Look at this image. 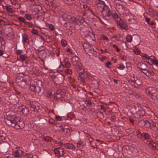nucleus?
<instances>
[{"label": "nucleus", "mask_w": 158, "mask_h": 158, "mask_svg": "<svg viewBox=\"0 0 158 158\" xmlns=\"http://www.w3.org/2000/svg\"><path fill=\"white\" fill-rule=\"evenodd\" d=\"M17 118L15 116L8 115L5 119L6 123L8 125L11 126L14 128L19 129H22L24 126V124L22 121H17Z\"/></svg>", "instance_id": "obj_1"}, {"label": "nucleus", "mask_w": 158, "mask_h": 158, "mask_svg": "<svg viewBox=\"0 0 158 158\" xmlns=\"http://www.w3.org/2000/svg\"><path fill=\"white\" fill-rule=\"evenodd\" d=\"M146 93L151 97L153 101H156L158 99V91L152 87H149L146 89Z\"/></svg>", "instance_id": "obj_2"}, {"label": "nucleus", "mask_w": 158, "mask_h": 158, "mask_svg": "<svg viewBox=\"0 0 158 158\" xmlns=\"http://www.w3.org/2000/svg\"><path fill=\"white\" fill-rule=\"evenodd\" d=\"M20 75H22L24 76V73H20L19 75L18 76L16 79V82L17 83L18 85L22 88H25L27 86V81L23 78V77L20 78Z\"/></svg>", "instance_id": "obj_3"}, {"label": "nucleus", "mask_w": 158, "mask_h": 158, "mask_svg": "<svg viewBox=\"0 0 158 158\" xmlns=\"http://www.w3.org/2000/svg\"><path fill=\"white\" fill-rule=\"evenodd\" d=\"M96 3V11L98 13H100L103 11L104 9L105 4V2L102 0H95Z\"/></svg>", "instance_id": "obj_4"}, {"label": "nucleus", "mask_w": 158, "mask_h": 158, "mask_svg": "<svg viewBox=\"0 0 158 158\" xmlns=\"http://www.w3.org/2000/svg\"><path fill=\"white\" fill-rule=\"evenodd\" d=\"M75 66L79 72V71H81L80 72L79 74V75L81 78L85 79L87 77V74L86 73L83 72L84 71V68L81 65L80 63H79V64H78L77 65H76Z\"/></svg>", "instance_id": "obj_5"}, {"label": "nucleus", "mask_w": 158, "mask_h": 158, "mask_svg": "<svg viewBox=\"0 0 158 158\" xmlns=\"http://www.w3.org/2000/svg\"><path fill=\"white\" fill-rule=\"evenodd\" d=\"M54 153L58 157L63 156L65 154L64 149L62 148L58 147L54 150Z\"/></svg>", "instance_id": "obj_6"}, {"label": "nucleus", "mask_w": 158, "mask_h": 158, "mask_svg": "<svg viewBox=\"0 0 158 158\" xmlns=\"http://www.w3.org/2000/svg\"><path fill=\"white\" fill-rule=\"evenodd\" d=\"M103 16L105 17H110L112 15L111 11L110 10L108 6H105V8L103 11L100 12Z\"/></svg>", "instance_id": "obj_7"}, {"label": "nucleus", "mask_w": 158, "mask_h": 158, "mask_svg": "<svg viewBox=\"0 0 158 158\" xmlns=\"http://www.w3.org/2000/svg\"><path fill=\"white\" fill-rule=\"evenodd\" d=\"M23 151L19 148H16L13 153V155L15 157L19 158L23 154Z\"/></svg>", "instance_id": "obj_8"}, {"label": "nucleus", "mask_w": 158, "mask_h": 158, "mask_svg": "<svg viewBox=\"0 0 158 158\" xmlns=\"http://www.w3.org/2000/svg\"><path fill=\"white\" fill-rule=\"evenodd\" d=\"M29 88L31 91L37 93H39L41 90L40 86L35 85H30L29 86Z\"/></svg>", "instance_id": "obj_9"}, {"label": "nucleus", "mask_w": 158, "mask_h": 158, "mask_svg": "<svg viewBox=\"0 0 158 158\" xmlns=\"http://www.w3.org/2000/svg\"><path fill=\"white\" fill-rule=\"evenodd\" d=\"M19 111L22 112V113L25 115H26L28 114V109L24 105L20 106L19 107Z\"/></svg>", "instance_id": "obj_10"}, {"label": "nucleus", "mask_w": 158, "mask_h": 158, "mask_svg": "<svg viewBox=\"0 0 158 158\" xmlns=\"http://www.w3.org/2000/svg\"><path fill=\"white\" fill-rule=\"evenodd\" d=\"M145 114V112L144 110L142 109L139 110L135 114V117L137 118H139L140 117L143 116Z\"/></svg>", "instance_id": "obj_11"}, {"label": "nucleus", "mask_w": 158, "mask_h": 158, "mask_svg": "<svg viewBox=\"0 0 158 158\" xmlns=\"http://www.w3.org/2000/svg\"><path fill=\"white\" fill-rule=\"evenodd\" d=\"M118 24L120 27L121 29H124L126 31L128 30L129 28L127 25L122 21L117 22Z\"/></svg>", "instance_id": "obj_12"}, {"label": "nucleus", "mask_w": 158, "mask_h": 158, "mask_svg": "<svg viewBox=\"0 0 158 158\" xmlns=\"http://www.w3.org/2000/svg\"><path fill=\"white\" fill-rule=\"evenodd\" d=\"M2 6L4 9H6L7 12L13 14L15 12L14 9L11 7V6H4L3 5H2Z\"/></svg>", "instance_id": "obj_13"}, {"label": "nucleus", "mask_w": 158, "mask_h": 158, "mask_svg": "<svg viewBox=\"0 0 158 158\" xmlns=\"http://www.w3.org/2000/svg\"><path fill=\"white\" fill-rule=\"evenodd\" d=\"M71 61L74 66L77 65L80 63L79 58L76 56H73L72 58Z\"/></svg>", "instance_id": "obj_14"}, {"label": "nucleus", "mask_w": 158, "mask_h": 158, "mask_svg": "<svg viewBox=\"0 0 158 158\" xmlns=\"http://www.w3.org/2000/svg\"><path fill=\"white\" fill-rule=\"evenodd\" d=\"M137 66L141 71L145 68H148L147 65L146 64L142 62L138 63L137 64Z\"/></svg>", "instance_id": "obj_15"}, {"label": "nucleus", "mask_w": 158, "mask_h": 158, "mask_svg": "<svg viewBox=\"0 0 158 158\" xmlns=\"http://www.w3.org/2000/svg\"><path fill=\"white\" fill-rule=\"evenodd\" d=\"M149 123L150 124L151 128L152 130L154 131H156L158 130V124L157 123L153 122V121H151V122L149 121Z\"/></svg>", "instance_id": "obj_16"}, {"label": "nucleus", "mask_w": 158, "mask_h": 158, "mask_svg": "<svg viewBox=\"0 0 158 158\" xmlns=\"http://www.w3.org/2000/svg\"><path fill=\"white\" fill-rule=\"evenodd\" d=\"M147 143L149 146L151 147L153 150H155L156 148V143L153 142L152 141L150 140L148 141Z\"/></svg>", "instance_id": "obj_17"}, {"label": "nucleus", "mask_w": 158, "mask_h": 158, "mask_svg": "<svg viewBox=\"0 0 158 158\" xmlns=\"http://www.w3.org/2000/svg\"><path fill=\"white\" fill-rule=\"evenodd\" d=\"M89 50L87 51L86 53H91L94 56H97V52L94 50V48H92L91 47L90 48L88 49Z\"/></svg>", "instance_id": "obj_18"}, {"label": "nucleus", "mask_w": 158, "mask_h": 158, "mask_svg": "<svg viewBox=\"0 0 158 158\" xmlns=\"http://www.w3.org/2000/svg\"><path fill=\"white\" fill-rule=\"evenodd\" d=\"M142 57L143 60H144L147 62H148L149 60H151V58H150V56L148 55H147L143 53L140 55Z\"/></svg>", "instance_id": "obj_19"}, {"label": "nucleus", "mask_w": 158, "mask_h": 158, "mask_svg": "<svg viewBox=\"0 0 158 158\" xmlns=\"http://www.w3.org/2000/svg\"><path fill=\"white\" fill-rule=\"evenodd\" d=\"M62 92H60V91H57L56 94H55L54 97L56 99H59L63 97Z\"/></svg>", "instance_id": "obj_20"}, {"label": "nucleus", "mask_w": 158, "mask_h": 158, "mask_svg": "<svg viewBox=\"0 0 158 158\" xmlns=\"http://www.w3.org/2000/svg\"><path fill=\"white\" fill-rule=\"evenodd\" d=\"M135 78L136 80L133 79L132 78V81L133 82L134 84H135L138 86L140 85L142 83L141 80H140L139 79H138L137 77H136Z\"/></svg>", "instance_id": "obj_21"}, {"label": "nucleus", "mask_w": 158, "mask_h": 158, "mask_svg": "<svg viewBox=\"0 0 158 158\" xmlns=\"http://www.w3.org/2000/svg\"><path fill=\"white\" fill-rule=\"evenodd\" d=\"M62 130L63 132L66 133H69L70 131V127L68 126H65L64 127H62Z\"/></svg>", "instance_id": "obj_22"}, {"label": "nucleus", "mask_w": 158, "mask_h": 158, "mask_svg": "<svg viewBox=\"0 0 158 158\" xmlns=\"http://www.w3.org/2000/svg\"><path fill=\"white\" fill-rule=\"evenodd\" d=\"M24 158H38L36 155H32V154L26 153L24 156Z\"/></svg>", "instance_id": "obj_23"}, {"label": "nucleus", "mask_w": 158, "mask_h": 158, "mask_svg": "<svg viewBox=\"0 0 158 158\" xmlns=\"http://www.w3.org/2000/svg\"><path fill=\"white\" fill-rule=\"evenodd\" d=\"M136 133L138 138L142 140L143 139V134L141 133L140 131L139 130L136 131Z\"/></svg>", "instance_id": "obj_24"}, {"label": "nucleus", "mask_w": 158, "mask_h": 158, "mask_svg": "<svg viewBox=\"0 0 158 158\" xmlns=\"http://www.w3.org/2000/svg\"><path fill=\"white\" fill-rule=\"evenodd\" d=\"M23 41L24 43H27L29 42L28 36L26 34L23 35Z\"/></svg>", "instance_id": "obj_25"}, {"label": "nucleus", "mask_w": 158, "mask_h": 158, "mask_svg": "<svg viewBox=\"0 0 158 158\" xmlns=\"http://www.w3.org/2000/svg\"><path fill=\"white\" fill-rule=\"evenodd\" d=\"M90 47L91 46L88 43H85L83 44V47L85 51L86 52L87 51L89 50L88 49L90 48Z\"/></svg>", "instance_id": "obj_26"}, {"label": "nucleus", "mask_w": 158, "mask_h": 158, "mask_svg": "<svg viewBox=\"0 0 158 158\" xmlns=\"http://www.w3.org/2000/svg\"><path fill=\"white\" fill-rule=\"evenodd\" d=\"M43 139L47 142H50L52 141L53 139L49 136H46L42 138Z\"/></svg>", "instance_id": "obj_27"}, {"label": "nucleus", "mask_w": 158, "mask_h": 158, "mask_svg": "<svg viewBox=\"0 0 158 158\" xmlns=\"http://www.w3.org/2000/svg\"><path fill=\"white\" fill-rule=\"evenodd\" d=\"M45 25L46 26L48 27L51 31H53L55 29V27L52 24L45 23Z\"/></svg>", "instance_id": "obj_28"}, {"label": "nucleus", "mask_w": 158, "mask_h": 158, "mask_svg": "<svg viewBox=\"0 0 158 158\" xmlns=\"http://www.w3.org/2000/svg\"><path fill=\"white\" fill-rule=\"evenodd\" d=\"M70 64L69 62H65L64 64V66L63 65H62L59 66V68H60L61 67L62 68H69L70 67Z\"/></svg>", "instance_id": "obj_29"}, {"label": "nucleus", "mask_w": 158, "mask_h": 158, "mask_svg": "<svg viewBox=\"0 0 158 158\" xmlns=\"http://www.w3.org/2000/svg\"><path fill=\"white\" fill-rule=\"evenodd\" d=\"M64 146L67 148L71 149L74 147L73 144L70 143H68L64 144Z\"/></svg>", "instance_id": "obj_30"}, {"label": "nucleus", "mask_w": 158, "mask_h": 158, "mask_svg": "<svg viewBox=\"0 0 158 158\" xmlns=\"http://www.w3.org/2000/svg\"><path fill=\"white\" fill-rule=\"evenodd\" d=\"M150 62H152V64L158 66V60L155 59H151Z\"/></svg>", "instance_id": "obj_31"}, {"label": "nucleus", "mask_w": 158, "mask_h": 158, "mask_svg": "<svg viewBox=\"0 0 158 158\" xmlns=\"http://www.w3.org/2000/svg\"><path fill=\"white\" fill-rule=\"evenodd\" d=\"M18 21L20 23H24L26 21L24 18L22 17H17Z\"/></svg>", "instance_id": "obj_32"}, {"label": "nucleus", "mask_w": 158, "mask_h": 158, "mask_svg": "<svg viewBox=\"0 0 158 158\" xmlns=\"http://www.w3.org/2000/svg\"><path fill=\"white\" fill-rule=\"evenodd\" d=\"M141 71L147 76H149L150 74L148 70V68H145Z\"/></svg>", "instance_id": "obj_33"}, {"label": "nucleus", "mask_w": 158, "mask_h": 158, "mask_svg": "<svg viewBox=\"0 0 158 158\" xmlns=\"http://www.w3.org/2000/svg\"><path fill=\"white\" fill-rule=\"evenodd\" d=\"M67 117L69 119L71 120L74 117V115L72 113H70L67 114Z\"/></svg>", "instance_id": "obj_34"}, {"label": "nucleus", "mask_w": 158, "mask_h": 158, "mask_svg": "<svg viewBox=\"0 0 158 158\" xmlns=\"http://www.w3.org/2000/svg\"><path fill=\"white\" fill-rule=\"evenodd\" d=\"M151 15L153 17H155L156 18H158V13L157 12L153 11L152 12Z\"/></svg>", "instance_id": "obj_35"}, {"label": "nucleus", "mask_w": 158, "mask_h": 158, "mask_svg": "<svg viewBox=\"0 0 158 158\" xmlns=\"http://www.w3.org/2000/svg\"><path fill=\"white\" fill-rule=\"evenodd\" d=\"M127 41L128 42H131L132 40V37L131 35H128L126 37Z\"/></svg>", "instance_id": "obj_36"}, {"label": "nucleus", "mask_w": 158, "mask_h": 158, "mask_svg": "<svg viewBox=\"0 0 158 158\" xmlns=\"http://www.w3.org/2000/svg\"><path fill=\"white\" fill-rule=\"evenodd\" d=\"M150 136L147 133H144L143 134V140L145 139H149Z\"/></svg>", "instance_id": "obj_37"}, {"label": "nucleus", "mask_w": 158, "mask_h": 158, "mask_svg": "<svg viewBox=\"0 0 158 158\" xmlns=\"http://www.w3.org/2000/svg\"><path fill=\"white\" fill-rule=\"evenodd\" d=\"M24 17L25 18H26L28 20H30L32 19V17L31 15H30L27 14H25L24 15Z\"/></svg>", "instance_id": "obj_38"}, {"label": "nucleus", "mask_w": 158, "mask_h": 158, "mask_svg": "<svg viewBox=\"0 0 158 158\" xmlns=\"http://www.w3.org/2000/svg\"><path fill=\"white\" fill-rule=\"evenodd\" d=\"M20 58L23 61L26 60L27 59V56L25 54L21 55Z\"/></svg>", "instance_id": "obj_39"}, {"label": "nucleus", "mask_w": 158, "mask_h": 158, "mask_svg": "<svg viewBox=\"0 0 158 158\" xmlns=\"http://www.w3.org/2000/svg\"><path fill=\"white\" fill-rule=\"evenodd\" d=\"M77 19V20L80 23H83L84 22V19L81 16L78 17Z\"/></svg>", "instance_id": "obj_40"}, {"label": "nucleus", "mask_w": 158, "mask_h": 158, "mask_svg": "<svg viewBox=\"0 0 158 158\" xmlns=\"http://www.w3.org/2000/svg\"><path fill=\"white\" fill-rule=\"evenodd\" d=\"M31 32L34 35H39L38 31L36 29H32L31 31Z\"/></svg>", "instance_id": "obj_41"}, {"label": "nucleus", "mask_w": 158, "mask_h": 158, "mask_svg": "<svg viewBox=\"0 0 158 158\" xmlns=\"http://www.w3.org/2000/svg\"><path fill=\"white\" fill-rule=\"evenodd\" d=\"M61 44L63 47H65L67 45V42L64 40H61Z\"/></svg>", "instance_id": "obj_42"}, {"label": "nucleus", "mask_w": 158, "mask_h": 158, "mask_svg": "<svg viewBox=\"0 0 158 158\" xmlns=\"http://www.w3.org/2000/svg\"><path fill=\"white\" fill-rule=\"evenodd\" d=\"M83 143L81 142L80 141L77 143V146L79 148H81L83 147Z\"/></svg>", "instance_id": "obj_43"}, {"label": "nucleus", "mask_w": 158, "mask_h": 158, "mask_svg": "<svg viewBox=\"0 0 158 158\" xmlns=\"http://www.w3.org/2000/svg\"><path fill=\"white\" fill-rule=\"evenodd\" d=\"M9 148V145L8 144H7L6 146H4L2 148L4 150L5 152L7 151Z\"/></svg>", "instance_id": "obj_44"}, {"label": "nucleus", "mask_w": 158, "mask_h": 158, "mask_svg": "<svg viewBox=\"0 0 158 158\" xmlns=\"http://www.w3.org/2000/svg\"><path fill=\"white\" fill-rule=\"evenodd\" d=\"M64 72L66 74H70L72 73L71 70L70 69H66L64 70Z\"/></svg>", "instance_id": "obj_45"}, {"label": "nucleus", "mask_w": 158, "mask_h": 158, "mask_svg": "<svg viewBox=\"0 0 158 158\" xmlns=\"http://www.w3.org/2000/svg\"><path fill=\"white\" fill-rule=\"evenodd\" d=\"M140 123H142L143 126H144L145 125L146 123H149V121L147 120L145 121L141 120Z\"/></svg>", "instance_id": "obj_46"}, {"label": "nucleus", "mask_w": 158, "mask_h": 158, "mask_svg": "<svg viewBox=\"0 0 158 158\" xmlns=\"http://www.w3.org/2000/svg\"><path fill=\"white\" fill-rule=\"evenodd\" d=\"M101 38L103 40H106V41H108L109 40L108 38L106 36L103 35H102L101 36Z\"/></svg>", "instance_id": "obj_47"}, {"label": "nucleus", "mask_w": 158, "mask_h": 158, "mask_svg": "<svg viewBox=\"0 0 158 158\" xmlns=\"http://www.w3.org/2000/svg\"><path fill=\"white\" fill-rule=\"evenodd\" d=\"M125 68V67L123 65V64H119V66L117 67V68L119 69L123 70Z\"/></svg>", "instance_id": "obj_48"}, {"label": "nucleus", "mask_w": 158, "mask_h": 158, "mask_svg": "<svg viewBox=\"0 0 158 158\" xmlns=\"http://www.w3.org/2000/svg\"><path fill=\"white\" fill-rule=\"evenodd\" d=\"M25 24L29 26V27H32L33 26V24L32 23L28 22L26 21L24 23Z\"/></svg>", "instance_id": "obj_49"}, {"label": "nucleus", "mask_w": 158, "mask_h": 158, "mask_svg": "<svg viewBox=\"0 0 158 158\" xmlns=\"http://www.w3.org/2000/svg\"><path fill=\"white\" fill-rule=\"evenodd\" d=\"M7 30H8L9 34H11L12 33L13 28L11 27L8 28Z\"/></svg>", "instance_id": "obj_50"}, {"label": "nucleus", "mask_w": 158, "mask_h": 158, "mask_svg": "<svg viewBox=\"0 0 158 158\" xmlns=\"http://www.w3.org/2000/svg\"><path fill=\"white\" fill-rule=\"evenodd\" d=\"M39 40L42 43H44V38L41 36H40V38H39Z\"/></svg>", "instance_id": "obj_51"}, {"label": "nucleus", "mask_w": 158, "mask_h": 158, "mask_svg": "<svg viewBox=\"0 0 158 158\" xmlns=\"http://www.w3.org/2000/svg\"><path fill=\"white\" fill-rule=\"evenodd\" d=\"M10 1L12 5H15L17 3L16 0H10Z\"/></svg>", "instance_id": "obj_52"}, {"label": "nucleus", "mask_w": 158, "mask_h": 158, "mask_svg": "<svg viewBox=\"0 0 158 158\" xmlns=\"http://www.w3.org/2000/svg\"><path fill=\"white\" fill-rule=\"evenodd\" d=\"M55 118L58 121H61L62 120V118L59 116H56Z\"/></svg>", "instance_id": "obj_53"}, {"label": "nucleus", "mask_w": 158, "mask_h": 158, "mask_svg": "<svg viewBox=\"0 0 158 158\" xmlns=\"http://www.w3.org/2000/svg\"><path fill=\"white\" fill-rule=\"evenodd\" d=\"M132 94L133 96H135L136 98H138L139 97V95L135 92H134L132 93Z\"/></svg>", "instance_id": "obj_54"}, {"label": "nucleus", "mask_w": 158, "mask_h": 158, "mask_svg": "<svg viewBox=\"0 0 158 158\" xmlns=\"http://www.w3.org/2000/svg\"><path fill=\"white\" fill-rule=\"evenodd\" d=\"M112 46L113 48H115V49L116 51L117 52H118L119 51V48L118 47L115 45V44H114L112 45Z\"/></svg>", "instance_id": "obj_55"}, {"label": "nucleus", "mask_w": 158, "mask_h": 158, "mask_svg": "<svg viewBox=\"0 0 158 158\" xmlns=\"http://www.w3.org/2000/svg\"><path fill=\"white\" fill-rule=\"evenodd\" d=\"M23 52L22 50H18L16 52L17 55H20Z\"/></svg>", "instance_id": "obj_56"}, {"label": "nucleus", "mask_w": 158, "mask_h": 158, "mask_svg": "<svg viewBox=\"0 0 158 158\" xmlns=\"http://www.w3.org/2000/svg\"><path fill=\"white\" fill-rule=\"evenodd\" d=\"M111 62L108 61L106 63V66L107 68H109V66L111 65Z\"/></svg>", "instance_id": "obj_57"}, {"label": "nucleus", "mask_w": 158, "mask_h": 158, "mask_svg": "<svg viewBox=\"0 0 158 158\" xmlns=\"http://www.w3.org/2000/svg\"><path fill=\"white\" fill-rule=\"evenodd\" d=\"M133 52L136 54H138L139 53V50L137 49H134L133 50Z\"/></svg>", "instance_id": "obj_58"}, {"label": "nucleus", "mask_w": 158, "mask_h": 158, "mask_svg": "<svg viewBox=\"0 0 158 158\" xmlns=\"http://www.w3.org/2000/svg\"><path fill=\"white\" fill-rule=\"evenodd\" d=\"M85 103L86 104L91 105V101H89V100H86L85 101Z\"/></svg>", "instance_id": "obj_59"}, {"label": "nucleus", "mask_w": 158, "mask_h": 158, "mask_svg": "<svg viewBox=\"0 0 158 158\" xmlns=\"http://www.w3.org/2000/svg\"><path fill=\"white\" fill-rule=\"evenodd\" d=\"M54 122V120L52 118H50L49 120V123L51 124H52Z\"/></svg>", "instance_id": "obj_60"}, {"label": "nucleus", "mask_w": 158, "mask_h": 158, "mask_svg": "<svg viewBox=\"0 0 158 158\" xmlns=\"http://www.w3.org/2000/svg\"><path fill=\"white\" fill-rule=\"evenodd\" d=\"M58 144L59 145V146H62L64 145V144L62 142H61L60 141L59 142Z\"/></svg>", "instance_id": "obj_61"}, {"label": "nucleus", "mask_w": 158, "mask_h": 158, "mask_svg": "<svg viewBox=\"0 0 158 158\" xmlns=\"http://www.w3.org/2000/svg\"><path fill=\"white\" fill-rule=\"evenodd\" d=\"M85 136L89 138L91 137V136L90 135L87 133H85Z\"/></svg>", "instance_id": "obj_62"}, {"label": "nucleus", "mask_w": 158, "mask_h": 158, "mask_svg": "<svg viewBox=\"0 0 158 158\" xmlns=\"http://www.w3.org/2000/svg\"><path fill=\"white\" fill-rule=\"evenodd\" d=\"M45 2H46V4H51V5H52V4L53 3V2H52V3L49 2L48 0H46Z\"/></svg>", "instance_id": "obj_63"}, {"label": "nucleus", "mask_w": 158, "mask_h": 158, "mask_svg": "<svg viewBox=\"0 0 158 158\" xmlns=\"http://www.w3.org/2000/svg\"><path fill=\"white\" fill-rule=\"evenodd\" d=\"M145 20H146V22L148 23L149 24V21L150 20V19L149 18H146V19H145Z\"/></svg>", "instance_id": "obj_64"}]
</instances>
